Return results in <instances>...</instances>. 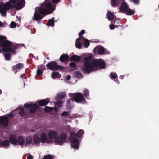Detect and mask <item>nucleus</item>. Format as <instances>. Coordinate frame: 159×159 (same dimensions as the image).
I'll return each mask as SVG.
<instances>
[{
	"label": "nucleus",
	"instance_id": "f257e3e1",
	"mask_svg": "<svg viewBox=\"0 0 159 159\" xmlns=\"http://www.w3.org/2000/svg\"><path fill=\"white\" fill-rule=\"evenodd\" d=\"M84 60L85 61L84 63V66L82 67V70L85 73H89L92 71H96L105 67V62L102 59L93 60L90 58L86 57Z\"/></svg>",
	"mask_w": 159,
	"mask_h": 159
},
{
	"label": "nucleus",
	"instance_id": "f03ea898",
	"mask_svg": "<svg viewBox=\"0 0 159 159\" xmlns=\"http://www.w3.org/2000/svg\"><path fill=\"white\" fill-rule=\"evenodd\" d=\"M25 1L24 0H9L8 2L4 3H0V13L2 16L5 17L6 15L7 11L13 9L15 7L16 10L22 9L24 6Z\"/></svg>",
	"mask_w": 159,
	"mask_h": 159
},
{
	"label": "nucleus",
	"instance_id": "7ed1b4c3",
	"mask_svg": "<svg viewBox=\"0 0 159 159\" xmlns=\"http://www.w3.org/2000/svg\"><path fill=\"white\" fill-rule=\"evenodd\" d=\"M84 132L83 130L80 129L76 133L73 131H72L70 133V136L69 137V140L70 142L71 145L72 147L74 149L77 150L79 148L80 144L79 139L76 137L80 138L83 134H84Z\"/></svg>",
	"mask_w": 159,
	"mask_h": 159
},
{
	"label": "nucleus",
	"instance_id": "20e7f679",
	"mask_svg": "<svg viewBox=\"0 0 159 159\" xmlns=\"http://www.w3.org/2000/svg\"><path fill=\"white\" fill-rule=\"evenodd\" d=\"M56 7V6L52 4L49 0H45L43 7H39L38 10L40 14L48 15L52 13L55 10Z\"/></svg>",
	"mask_w": 159,
	"mask_h": 159
},
{
	"label": "nucleus",
	"instance_id": "39448f33",
	"mask_svg": "<svg viewBox=\"0 0 159 159\" xmlns=\"http://www.w3.org/2000/svg\"><path fill=\"white\" fill-rule=\"evenodd\" d=\"M69 97H72L76 102L83 104L86 103L87 101L83 95L80 93H70L69 94Z\"/></svg>",
	"mask_w": 159,
	"mask_h": 159
},
{
	"label": "nucleus",
	"instance_id": "423d86ee",
	"mask_svg": "<svg viewBox=\"0 0 159 159\" xmlns=\"http://www.w3.org/2000/svg\"><path fill=\"white\" fill-rule=\"evenodd\" d=\"M46 66L48 69L52 71L59 70L61 71H63L64 69V67L57 64V62L54 61L48 62L46 65Z\"/></svg>",
	"mask_w": 159,
	"mask_h": 159
},
{
	"label": "nucleus",
	"instance_id": "0eeeda50",
	"mask_svg": "<svg viewBox=\"0 0 159 159\" xmlns=\"http://www.w3.org/2000/svg\"><path fill=\"white\" fill-rule=\"evenodd\" d=\"M67 137V135L65 133H61L55 139L54 143L57 145H62L64 142H66V139Z\"/></svg>",
	"mask_w": 159,
	"mask_h": 159
},
{
	"label": "nucleus",
	"instance_id": "6e6552de",
	"mask_svg": "<svg viewBox=\"0 0 159 159\" xmlns=\"http://www.w3.org/2000/svg\"><path fill=\"white\" fill-rule=\"evenodd\" d=\"M40 142L43 143H46L48 144H52V140L47 138V135L44 132H42L40 136Z\"/></svg>",
	"mask_w": 159,
	"mask_h": 159
},
{
	"label": "nucleus",
	"instance_id": "1a4fd4ad",
	"mask_svg": "<svg viewBox=\"0 0 159 159\" xmlns=\"http://www.w3.org/2000/svg\"><path fill=\"white\" fill-rule=\"evenodd\" d=\"M10 46H3L2 49L3 51L6 52H11L15 54V50L17 49L19 47V45L18 44H16V45L13 46L12 48L9 47Z\"/></svg>",
	"mask_w": 159,
	"mask_h": 159
},
{
	"label": "nucleus",
	"instance_id": "9d476101",
	"mask_svg": "<svg viewBox=\"0 0 159 159\" xmlns=\"http://www.w3.org/2000/svg\"><path fill=\"white\" fill-rule=\"evenodd\" d=\"M24 107L26 108H30V112L31 114L34 113L36 111L37 108L38 107V105L36 104H27L25 103Z\"/></svg>",
	"mask_w": 159,
	"mask_h": 159
},
{
	"label": "nucleus",
	"instance_id": "9b49d317",
	"mask_svg": "<svg viewBox=\"0 0 159 159\" xmlns=\"http://www.w3.org/2000/svg\"><path fill=\"white\" fill-rule=\"evenodd\" d=\"M6 39L7 38L5 36H0V44L2 47L11 46V42L8 40H6Z\"/></svg>",
	"mask_w": 159,
	"mask_h": 159
},
{
	"label": "nucleus",
	"instance_id": "f8f14e48",
	"mask_svg": "<svg viewBox=\"0 0 159 159\" xmlns=\"http://www.w3.org/2000/svg\"><path fill=\"white\" fill-rule=\"evenodd\" d=\"M8 118L5 116H0V124L3 127H6L8 125Z\"/></svg>",
	"mask_w": 159,
	"mask_h": 159
},
{
	"label": "nucleus",
	"instance_id": "ddd939ff",
	"mask_svg": "<svg viewBox=\"0 0 159 159\" xmlns=\"http://www.w3.org/2000/svg\"><path fill=\"white\" fill-rule=\"evenodd\" d=\"M40 14V13H39L37 12V11H36L34 14L33 20L37 21L39 23V21L40 20L44 17Z\"/></svg>",
	"mask_w": 159,
	"mask_h": 159
},
{
	"label": "nucleus",
	"instance_id": "4468645a",
	"mask_svg": "<svg viewBox=\"0 0 159 159\" xmlns=\"http://www.w3.org/2000/svg\"><path fill=\"white\" fill-rule=\"evenodd\" d=\"M94 52L100 55L103 54L105 52V50L102 46L95 47L94 49Z\"/></svg>",
	"mask_w": 159,
	"mask_h": 159
},
{
	"label": "nucleus",
	"instance_id": "2eb2a0df",
	"mask_svg": "<svg viewBox=\"0 0 159 159\" xmlns=\"http://www.w3.org/2000/svg\"><path fill=\"white\" fill-rule=\"evenodd\" d=\"M58 134L57 131L52 130H50L48 133V136L50 138L49 139H55L57 136Z\"/></svg>",
	"mask_w": 159,
	"mask_h": 159
},
{
	"label": "nucleus",
	"instance_id": "dca6fc26",
	"mask_svg": "<svg viewBox=\"0 0 159 159\" xmlns=\"http://www.w3.org/2000/svg\"><path fill=\"white\" fill-rule=\"evenodd\" d=\"M9 141L13 145H17V137L16 136L11 134L9 138Z\"/></svg>",
	"mask_w": 159,
	"mask_h": 159
},
{
	"label": "nucleus",
	"instance_id": "f3484780",
	"mask_svg": "<svg viewBox=\"0 0 159 159\" xmlns=\"http://www.w3.org/2000/svg\"><path fill=\"white\" fill-rule=\"evenodd\" d=\"M23 67V64L22 63H19L12 66L13 70L15 72V74L17 72V70H20Z\"/></svg>",
	"mask_w": 159,
	"mask_h": 159
},
{
	"label": "nucleus",
	"instance_id": "a211bd4d",
	"mask_svg": "<svg viewBox=\"0 0 159 159\" xmlns=\"http://www.w3.org/2000/svg\"><path fill=\"white\" fill-rule=\"evenodd\" d=\"M49 99L46 98L40 100L39 101H37L36 103H38L39 106H43L47 105L49 103Z\"/></svg>",
	"mask_w": 159,
	"mask_h": 159
},
{
	"label": "nucleus",
	"instance_id": "6ab92c4d",
	"mask_svg": "<svg viewBox=\"0 0 159 159\" xmlns=\"http://www.w3.org/2000/svg\"><path fill=\"white\" fill-rule=\"evenodd\" d=\"M33 144L38 145L40 144V141L38 135L35 134L33 136Z\"/></svg>",
	"mask_w": 159,
	"mask_h": 159
},
{
	"label": "nucleus",
	"instance_id": "aec40b11",
	"mask_svg": "<svg viewBox=\"0 0 159 159\" xmlns=\"http://www.w3.org/2000/svg\"><path fill=\"white\" fill-rule=\"evenodd\" d=\"M25 143V139L22 135L19 136L17 138V144L21 146L22 147L24 144Z\"/></svg>",
	"mask_w": 159,
	"mask_h": 159
},
{
	"label": "nucleus",
	"instance_id": "412c9836",
	"mask_svg": "<svg viewBox=\"0 0 159 159\" xmlns=\"http://www.w3.org/2000/svg\"><path fill=\"white\" fill-rule=\"evenodd\" d=\"M128 8V5L126 2H124L121 3L119 9L123 12L124 13Z\"/></svg>",
	"mask_w": 159,
	"mask_h": 159
},
{
	"label": "nucleus",
	"instance_id": "4be33fe9",
	"mask_svg": "<svg viewBox=\"0 0 159 159\" xmlns=\"http://www.w3.org/2000/svg\"><path fill=\"white\" fill-rule=\"evenodd\" d=\"M125 0H111V3L112 6L114 7L118 6Z\"/></svg>",
	"mask_w": 159,
	"mask_h": 159
},
{
	"label": "nucleus",
	"instance_id": "5701e85b",
	"mask_svg": "<svg viewBox=\"0 0 159 159\" xmlns=\"http://www.w3.org/2000/svg\"><path fill=\"white\" fill-rule=\"evenodd\" d=\"M69 57H70L68 55L63 54L60 57L59 60L61 62H64L67 61L69 59Z\"/></svg>",
	"mask_w": 159,
	"mask_h": 159
},
{
	"label": "nucleus",
	"instance_id": "b1692460",
	"mask_svg": "<svg viewBox=\"0 0 159 159\" xmlns=\"http://www.w3.org/2000/svg\"><path fill=\"white\" fill-rule=\"evenodd\" d=\"M107 16L108 20L110 21H111L113 19H116V17L115 16L114 13L113 12H108L107 14Z\"/></svg>",
	"mask_w": 159,
	"mask_h": 159
},
{
	"label": "nucleus",
	"instance_id": "393cba45",
	"mask_svg": "<svg viewBox=\"0 0 159 159\" xmlns=\"http://www.w3.org/2000/svg\"><path fill=\"white\" fill-rule=\"evenodd\" d=\"M10 145V142L8 140H5L2 142L0 141V147L3 146L7 148V147H9Z\"/></svg>",
	"mask_w": 159,
	"mask_h": 159
},
{
	"label": "nucleus",
	"instance_id": "a878e982",
	"mask_svg": "<svg viewBox=\"0 0 159 159\" xmlns=\"http://www.w3.org/2000/svg\"><path fill=\"white\" fill-rule=\"evenodd\" d=\"M113 23L116 24L114 25L111 24L109 25V27L111 30H113L115 27H118V25L116 24H117L118 25L119 24L120 20L119 19H116V20H115Z\"/></svg>",
	"mask_w": 159,
	"mask_h": 159
},
{
	"label": "nucleus",
	"instance_id": "bb28decb",
	"mask_svg": "<svg viewBox=\"0 0 159 159\" xmlns=\"http://www.w3.org/2000/svg\"><path fill=\"white\" fill-rule=\"evenodd\" d=\"M71 61L75 62L79 61L80 60V57L79 56L76 55H72L70 57Z\"/></svg>",
	"mask_w": 159,
	"mask_h": 159
},
{
	"label": "nucleus",
	"instance_id": "cd10ccee",
	"mask_svg": "<svg viewBox=\"0 0 159 159\" xmlns=\"http://www.w3.org/2000/svg\"><path fill=\"white\" fill-rule=\"evenodd\" d=\"M110 78L116 82L118 81L117 75L115 72H111L110 73Z\"/></svg>",
	"mask_w": 159,
	"mask_h": 159
},
{
	"label": "nucleus",
	"instance_id": "c85d7f7f",
	"mask_svg": "<svg viewBox=\"0 0 159 159\" xmlns=\"http://www.w3.org/2000/svg\"><path fill=\"white\" fill-rule=\"evenodd\" d=\"M135 12V11L134 10H132L128 8L124 13H125L127 15H132L134 14Z\"/></svg>",
	"mask_w": 159,
	"mask_h": 159
},
{
	"label": "nucleus",
	"instance_id": "c756f323",
	"mask_svg": "<svg viewBox=\"0 0 159 159\" xmlns=\"http://www.w3.org/2000/svg\"><path fill=\"white\" fill-rule=\"evenodd\" d=\"M51 76L52 79H55L57 78H60L61 77L60 74L57 72H53L51 74Z\"/></svg>",
	"mask_w": 159,
	"mask_h": 159
},
{
	"label": "nucleus",
	"instance_id": "7c9ffc66",
	"mask_svg": "<svg viewBox=\"0 0 159 159\" xmlns=\"http://www.w3.org/2000/svg\"><path fill=\"white\" fill-rule=\"evenodd\" d=\"M54 18L53 17L51 19L48 20L46 24V25L53 27L54 25Z\"/></svg>",
	"mask_w": 159,
	"mask_h": 159
},
{
	"label": "nucleus",
	"instance_id": "2f4dec72",
	"mask_svg": "<svg viewBox=\"0 0 159 159\" xmlns=\"http://www.w3.org/2000/svg\"><path fill=\"white\" fill-rule=\"evenodd\" d=\"M66 95L65 92H62L58 94L56 98L57 101L60 100L63 98Z\"/></svg>",
	"mask_w": 159,
	"mask_h": 159
},
{
	"label": "nucleus",
	"instance_id": "473e14b6",
	"mask_svg": "<svg viewBox=\"0 0 159 159\" xmlns=\"http://www.w3.org/2000/svg\"><path fill=\"white\" fill-rule=\"evenodd\" d=\"M74 100L72 97L67 100L66 106L69 108H71V104L74 102Z\"/></svg>",
	"mask_w": 159,
	"mask_h": 159
},
{
	"label": "nucleus",
	"instance_id": "72a5a7b5",
	"mask_svg": "<svg viewBox=\"0 0 159 159\" xmlns=\"http://www.w3.org/2000/svg\"><path fill=\"white\" fill-rule=\"evenodd\" d=\"M25 141L26 144H25V145H26V144H31L32 143L33 139L31 136H27L26 138Z\"/></svg>",
	"mask_w": 159,
	"mask_h": 159
},
{
	"label": "nucleus",
	"instance_id": "f704fd0d",
	"mask_svg": "<svg viewBox=\"0 0 159 159\" xmlns=\"http://www.w3.org/2000/svg\"><path fill=\"white\" fill-rule=\"evenodd\" d=\"M80 38H78L75 42V46L76 47L79 49H80L82 47V44L80 42V40L81 39Z\"/></svg>",
	"mask_w": 159,
	"mask_h": 159
},
{
	"label": "nucleus",
	"instance_id": "c9c22d12",
	"mask_svg": "<svg viewBox=\"0 0 159 159\" xmlns=\"http://www.w3.org/2000/svg\"><path fill=\"white\" fill-rule=\"evenodd\" d=\"M44 70L42 66L40 68H39L37 71V75L40 76H42Z\"/></svg>",
	"mask_w": 159,
	"mask_h": 159
},
{
	"label": "nucleus",
	"instance_id": "e433bc0d",
	"mask_svg": "<svg viewBox=\"0 0 159 159\" xmlns=\"http://www.w3.org/2000/svg\"><path fill=\"white\" fill-rule=\"evenodd\" d=\"M17 110H18V114L20 115L22 117L25 116V113L24 112V110L23 108H20L17 109Z\"/></svg>",
	"mask_w": 159,
	"mask_h": 159
},
{
	"label": "nucleus",
	"instance_id": "4c0bfd02",
	"mask_svg": "<svg viewBox=\"0 0 159 159\" xmlns=\"http://www.w3.org/2000/svg\"><path fill=\"white\" fill-rule=\"evenodd\" d=\"M63 103V102L62 101H59L57 102L56 104H55V107H56L55 110L56 111H57L56 108H58L61 107L62 106V104Z\"/></svg>",
	"mask_w": 159,
	"mask_h": 159
},
{
	"label": "nucleus",
	"instance_id": "58836bf2",
	"mask_svg": "<svg viewBox=\"0 0 159 159\" xmlns=\"http://www.w3.org/2000/svg\"><path fill=\"white\" fill-rule=\"evenodd\" d=\"M81 39L83 38L84 39V44L85 45V46L86 48H87L90 44V42L89 41L86 39L84 37L82 36V37H81Z\"/></svg>",
	"mask_w": 159,
	"mask_h": 159
},
{
	"label": "nucleus",
	"instance_id": "ea45409f",
	"mask_svg": "<svg viewBox=\"0 0 159 159\" xmlns=\"http://www.w3.org/2000/svg\"><path fill=\"white\" fill-rule=\"evenodd\" d=\"M75 76L77 78L81 77L82 76V74L80 71H76L74 73Z\"/></svg>",
	"mask_w": 159,
	"mask_h": 159
},
{
	"label": "nucleus",
	"instance_id": "a19ab883",
	"mask_svg": "<svg viewBox=\"0 0 159 159\" xmlns=\"http://www.w3.org/2000/svg\"><path fill=\"white\" fill-rule=\"evenodd\" d=\"M53 110L52 107H50L48 106H45L44 107V111L46 112H49Z\"/></svg>",
	"mask_w": 159,
	"mask_h": 159
},
{
	"label": "nucleus",
	"instance_id": "79ce46f5",
	"mask_svg": "<svg viewBox=\"0 0 159 159\" xmlns=\"http://www.w3.org/2000/svg\"><path fill=\"white\" fill-rule=\"evenodd\" d=\"M5 59L7 61H9L11 59V54L9 53H6L4 54Z\"/></svg>",
	"mask_w": 159,
	"mask_h": 159
},
{
	"label": "nucleus",
	"instance_id": "37998d69",
	"mask_svg": "<svg viewBox=\"0 0 159 159\" xmlns=\"http://www.w3.org/2000/svg\"><path fill=\"white\" fill-rule=\"evenodd\" d=\"M43 159H53V157L51 155L47 154L44 155L43 157Z\"/></svg>",
	"mask_w": 159,
	"mask_h": 159
},
{
	"label": "nucleus",
	"instance_id": "c03bdc74",
	"mask_svg": "<svg viewBox=\"0 0 159 159\" xmlns=\"http://www.w3.org/2000/svg\"><path fill=\"white\" fill-rule=\"evenodd\" d=\"M76 64L74 62H71L69 64V66L71 68H76Z\"/></svg>",
	"mask_w": 159,
	"mask_h": 159
},
{
	"label": "nucleus",
	"instance_id": "a18cd8bd",
	"mask_svg": "<svg viewBox=\"0 0 159 159\" xmlns=\"http://www.w3.org/2000/svg\"><path fill=\"white\" fill-rule=\"evenodd\" d=\"M69 112L66 111L63 112L61 114V116H62L66 117L67 116H69Z\"/></svg>",
	"mask_w": 159,
	"mask_h": 159
},
{
	"label": "nucleus",
	"instance_id": "49530a36",
	"mask_svg": "<svg viewBox=\"0 0 159 159\" xmlns=\"http://www.w3.org/2000/svg\"><path fill=\"white\" fill-rule=\"evenodd\" d=\"M84 92V95L87 98L89 96V93L87 89L83 91Z\"/></svg>",
	"mask_w": 159,
	"mask_h": 159
},
{
	"label": "nucleus",
	"instance_id": "de8ad7c7",
	"mask_svg": "<svg viewBox=\"0 0 159 159\" xmlns=\"http://www.w3.org/2000/svg\"><path fill=\"white\" fill-rule=\"evenodd\" d=\"M16 26V23L12 21L10 24V26L11 28H14Z\"/></svg>",
	"mask_w": 159,
	"mask_h": 159
},
{
	"label": "nucleus",
	"instance_id": "09e8293b",
	"mask_svg": "<svg viewBox=\"0 0 159 159\" xmlns=\"http://www.w3.org/2000/svg\"><path fill=\"white\" fill-rule=\"evenodd\" d=\"M131 2L135 4H138L139 3V0H130Z\"/></svg>",
	"mask_w": 159,
	"mask_h": 159
},
{
	"label": "nucleus",
	"instance_id": "8fccbe9b",
	"mask_svg": "<svg viewBox=\"0 0 159 159\" xmlns=\"http://www.w3.org/2000/svg\"><path fill=\"white\" fill-rule=\"evenodd\" d=\"M85 33V31L84 30H81V32L79 33V36L80 37H81L82 35Z\"/></svg>",
	"mask_w": 159,
	"mask_h": 159
},
{
	"label": "nucleus",
	"instance_id": "3c124183",
	"mask_svg": "<svg viewBox=\"0 0 159 159\" xmlns=\"http://www.w3.org/2000/svg\"><path fill=\"white\" fill-rule=\"evenodd\" d=\"M9 116L10 117V118H12L14 116L13 113L12 112H11L9 113L8 114Z\"/></svg>",
	"mask_w": 159,
	"mask_h": 159
},
{
	"label": "nucleus",
	"instance_id": "603ef678",
	"mask_svg": "<svg viewBox=\"0 0 159 159\" xmlns=\"http://www.w3.org/2000/svg\"><path fill=\"white\" fill-rule=\"evenodd\" d=\"M27 159H33L32 156L30 154H29L28 157Z\"/></svg>",
	"mask_w": 159,
	"mask_h": 159
},
{
	"label": "nucleus",
	"instance_id": "864d4df0",
	"mask_svg": "<svg viewBox=\"0 0 159 159\" xmlns=\"http://www.w3.org/2000/svg\"><path fill=\"white\" fill-rule=\"evenodd\" d=\"M71 78V76L70 75H68L66 77V79L67 80H69Z\"/></svg>",
	"mask_w": 159,
	"mask_h": 159
},
{
	"label": "nucleus",
	"instance_id": "5fc2aeb1",
	"mask_svg": "<svg viewBox=\"0 0 159 159\" xmlns=\"http://www.w3.org/2000/svg\"><path fill=\"white\" fill-rule=\"evenodd\" d=\"M25 75L24 74L22 75H21L20 76L21 77V78H22L23 77L25 76Z\"/></svg>",
	"mask_w": 159,
	"mask_h": 159
},
{
	"label": "nucleus",
	"instance_id": "6e6d98bb",
	"mask_svg": "<svg viewBox=\"0 0 159 159\" xmlns=\"http://www.w3.org/2000/svg\"><path fill=\"white\" fill-rule=\"evenodd\" d=\"M2 93V91L0 90V94H1Z\"/></svg>",
	"mask_w": 159,
	"mask_h": 159
},
{
	"label": "nucleus",
	"instance_id": "4d7b16f0",
	"mask_svg": "<svg viewBox=\"0 0 159 159\" xmlns=\"http://www.w3.org/2000/svg\"><path fill=\"white\" fill-rule=\"evenodd\" d=\"M46 59H48H48H49V57H47L46 58Z\"/></svg>",
	"mask_w": 159,
	"mask_h": 159
},
{
	"label": "nucleus",
	"instance_id": "13d9d810",
	"mask_svg": "<svg viewBox=\"0 0 159 159\" xmlns=\"http://www.w3.org/2000/svg\"><path fill=\"white\" fill-rule=\"evenodd\" d=\"M1 24H2V23H1V22L0 21V26H1Z\"/></svg>",
	"mask_w": 159,
	"mask_h": 159
},
{
	"label": "nucleus",
	"instance_id": "bf43d9fd",
	"mask_svg": "<svg viewBox=\"0 0 159 159\" xmlns=\"http://www.w3.org/2000/svg\"><path fill=\"white\" fill-rule=\"evenodd\" d=\"M124 76H123L122 77H121V79H123V78Z\"/></svg>",
	"mask_w": 159,
	"mask_h": 159
},
{
	"label": "nucleus",
	"instance_id": "052dcab7",
	"mask_svg": "<svg viewBox=\"0 0 159 159\" xmlns=\"http://www.w3.org/2000/svg\"><path fill=\"white\" fill-rule=\"evenodd\" d=\"M1 52V49H0V53Z\"/></svg>",
	"mask_w": 159,
	"mask_h": 159
}]
</instances>
